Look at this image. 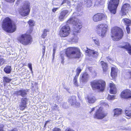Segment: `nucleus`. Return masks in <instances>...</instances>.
Instances as JSON below:
<instances>
[{"instance_id":"nucleus-21","label":"nucleus","mask_w":131,"mask_h":131,"mask_svg":"<svg viewBox=\"0 0 131 131\" xmlns=\"http://www.w3.org/2000/svg\"><path fill=\"white\" fill-rule=\"evenodd\" d=\"M110 92L111 94H115L116 92V89L114 84L113 83H110Z\"/></svg>"},{"instance_id":"nucleus-14","label":"nucleus","mask_w":131,"mask_h":131,"mask_svg":"<svg viewBox=\"0 0 131 131\" xmlns=\"http://www.w3.org/2000/svg\"><path fill=\"white\" fill-rule=\"evenodd\" d=\"M87 55L91 57L96 58L99 54L98 52L94 50L89 49L86 51Z\"/></svg>"},{"instance_id":"nucleus-54","label":"nucleus","mask_w":131,"mask_h":131,"mask_svg":"<svg viewBox=\"0 0 131 131\" xmlns=\"http://www.w3.org/2000/svg\"><path fill=\"white\" fill-rule=\"evenodd\" d=\"M65 131H74L73 130L71 129L70 128H67V129H66Z\"/></svg>"},{"instance_id":"nucleus-32","label":"nucleus","mask_w":131,"mask_h":131,"mask_svg":"<svg viewBox=\"0 0 131 131\" xmlns=\"http://www.w3.org/2000/svg\"><path fill=\"white\" fill-rule=\"evenodd\" d=\"M28 23L29 27H33L35 25V22L34 21L30 19L28 21Z\"/></svg>"},{"instance_id":"nucleus-51","label":"nucleus","mask_w":131,"mask_h":131,"mask_svg":"<svg viewBox=\"0 0 131 131\" xmlns=\"http://www.w3.org/2000/svg\"><path fill=\"white\" fill-rule=\"evenodd\" d=\"M47 36L46 33H43L41 35V37L43 38H45Z\"/></svg>"},{"instance_id":"nucleus-3","label":"nucleus","mask_w":131,"mask_h":131,"mask_svg":"<svg viewBox=\"0 0 131 131\" xmlns=\"http://www.w3.org/2000/svg\"><path fill=\"white\" fill-rule=\"evenodd\" d=\"M17 39L20 43L25 45L31 44L32 41V36L29 33L21 34L18 37Z\"/></svg>"},{"instance_id":"nucleus-4","label":"nucleus","mask_w":131,"mask_h":131,"mask_svg":"<svg viewBox=\"0 0 131 131\" xmlns=\"http://www.w3.org/2000/svg\"><path fill=\"white\" fill-rule=\"evenodd\" d=\"M91 85L93 90L103 91L105 89V82L101 80H94L91 82Z\"/></svg>"},{"instance_id":"nucleus-17","label":"nucleus","mask_w":131,"mask_h":131,"mask_svg":"<svg viewBox=\"0 0 131 131\" xmlns=\"http://www.w3.org/2000/svg\"><path fill=\"white\" fill-rule=\"evenodd\" d=\"M125 44L124 46H119V48L126 49L128 51V53L131 55V46L129 43L127 42H125Z\"/></svg>"},{"instance_id":"nucleus-26","label":"nucleus","mask_w":131,"mask_h":131,"mask_svg":"<svg viewBox=\"0 0 131 131\" xmlns=\"http://www.w3.org/2000/svg\"><path fill=\"white\" fill-rule=\"evenodd\" d=\"M111 76L113 78H115L117 76V72L115 69L114 67L111 68Z\"/></svg>"},{"instance_id":"nucleus-22","label":"nucleus","mask_w":131,"mask_h":131,"mask_svg":"<svg viewBox=\"0 0 131 131\" xmlns=\"http://www.w3.org/2000/svg\"><path fill=\"white\" fill-rule=\"evenodd\" d=\"M69 26L66 25L64 26L60 30V33H69L68 32L70 30Z\"/></svg>"},{"instance_id":"nucleus-50","label":"nucleus","mask_w":131,"mask_h":131,"mask_svg":"<svg viewBox=\"0 0 131 131\" xmlns=\"http://www.w3.org/2000/svg\"><path fill=\"white\" fill-rule=\"evenodd\" d=\"M56 48H53V54H52V56H53V58L54 57L55 53L56 51Z\"/></svg>"},{"instance_id":"nucleus-18","label":"nucleus","mask_w":131,"mask_h":131,"mask_svg":"<svg viewBox=\"0 0 131 131\" xmlns=\"http://www.w3.org/2000/svg\"><path fill=\"white\" fill-rule=\"evenodd\" d=\"M68 11L67 10H63L60 14L59 16V20L61 21L63 20L65 16L68 15Z\"/></svg>"},{"instance_id":"nucleus-9","label":"nucleus","mask_w":131,"mask_h":131,"mask_svg":"<svg viewBox=\"0 0 131 131\" xmlns=\"http://www.w3.org/2000/svg\"><path fill=\"white\" fill-rule=\"evenodd\" d=\"M107 113L104 112L101 108L98 109L96 112L95 117L99 119H102L106 116Z\"/></svg>"},{"instance_id":"nucleus-25","label":"nucleus","mask_w":131,"mask_h":131,"mask_svg":"<svg viewBox=\"0 0 131 131\" xmlns=\"http://www.w3.org/2000/svg\"><path fill=\"white\" fill-rule=\"evenodd\" d=\"M114 116L117 117L121 114L122 110L121 108H116L114 110Z\"/></svg>"},{"instance_id":"nucleus-61","label":"nucleus","mask_w":131,"mask_h":131,"mask_svg":"<svg viewBox=\"0 0 131 131\" xmlns=\"http://www.w3.org/2000/svg\"><path fill=\"white\" fill-rule=\"evenodd\" d=\"M81 7H80V8H79L77 9V10H78V12L80 13V11L81 10Z\"/></svg>"},{"instance_id":"nucleus-5","label":"nucleus","mask_w":131,"mask_h":131,"mask_svg":"<svg viewBox=\"0 0 131 131\" xmlns=\"http://www.w3.org/2000/svg\"><path fill=\"white\" fill-rule=\"evenodd\" d=\"M70 18L67 21V23L69 24L72 23L74 25V29L73 30V32L79 33L80 29L82 27L81 24L79 23V20L74 17Z\"/></svg>"},{"instance_id":"nucleus-38","label":"nucleus","mask_w":131,"mask_h":131,"mask_svg":"<svg viewBox=\"0 0 131 131\" xmlns=\"http://www.w3.org/2000/svg\"><path fill=\"white\" fill-rule=\"evenodd\" d=\"M69 33H59V35L61 37H65L68 35Z\"/></svg>"},{"instance_id":"nucleus-42","label":"nucleus","mask_w":131,"mask_h":131,"mask_svg":"<svg viewBox=\"0 0 131 131\" xmlns=\"http://www.w3.org/2000/svg\"><path fill=\"white\" fill-rule=\"evenodd\" d=\"M100 103L102 105L105 106L106 107H108V105L107 103H105L103 101H101Z\"/></svg>"},{"instance_id":"nucleus-19","label":"nucleus","mask_w":131,"mask_h":131,"mask_svg":"<svg viewBox=\"0 0 131 131\" xmlns=\"http://www.w3.org/2000/svg\"><path fill=\"white\" fill-rule=\"evenodd\" d=\"M27 100V99L26 98H23L21 99V103L20 105L21 109L23 110L25 109L26 106Z\"/></svg>"},{"instance_id":"nucleus-34","label":"nucleus","mask_w":131,"mask_h":131,"mask_svg":"<svg viewBox=\"0 0 131 131\" xmlns=\"http://www.w3.org/2000/svg\"><path fill=\"white\" fill-rule=\"evenodd\" d=\"M11 80V79H10L7 77H3V81L4 82L9 83Z\"/></svg>"},{"instance_id":"nucleus-6","label":"nucleus","mask_w":131,"mask_h":131,"mask_svg":"<svg viewBox=\"0 0 131 131\" xmlns=\"http://www.w3.org/2000/svg\"><path fill=\"white\" fill-rule=\"evenodd\" d=\"M30 3L29 2H26L22 7L20 8L19 13L21 16L24 17L29 14L30 11Z\"/></svg>"},{"instance_id":"nucleus-1","label":"nucleus","mask_w":131,"mask_h":131,"mask_svg":"<svg viewBox=\"0 0 131 131\" xmlns=\"http://www.w3.org/2000/svg\"><path fill=\"white\" fill-rule=\"evenodd\" d=\"M3 29L7 32L12 33L16 30L15 24L12 23L11 19L8 17L5 18L2 23Z\"/></svg>"},{"instance_id":"nucleus-24","label":"nucleus","mask_w":131,"mask_h":131,"mask_svg":"<svg viewBox=\"0 0 131 131\" xmlns=\"http://www.w3.org/2000/svg\"><path fill=\"white\" fill-rule=\"evenodd\" d=\"M100 63L102 65L103 73L105 74L107 70V64L106 63L103 61H101Z\"/></svg>"},{"instance_id":"nucleus-44","label":"nucleus","mask_w":131,"mask_h":131,"mask_svg":"<svg viewBox=\"0 0 131 131\" xmlns=\"http://www.w3.org/2000/svg\"><path fill=\"white\" fill-rule=\"evenodd\" d=\"M65 56L64 55H63V54H61V58L62 59V60L61 61V63H62L63 64L64 62L63 61L64 60V57L63 56Z\"/></svg>"},{"instance_id":"nucleus-28","label":"nucleus","mask_w":131,"mask_h":131,"mask_svg":"<svg viewBox=\"0 0 131 131\" xmlns=\"http://www.w3.org/2000/svg\"><path fill=\"white\" fill-rule=\"evenodd\" d=\"M4 70L6 73H10L11 71V67L9 66H6L4 68Z\"/></svg>"},{"instance_id":"nucleus-63","label":"nucleus","mask_w":131,"mask_h":131,"mask_svg":"<svg viewBox=\"0 0 131 131\" xmlns=\"http://www.w3.org/2000/svg\"><path fill=\"white\" fill-rule=\"evenodd\" d=\"M95 107L93 108L92 109H91V111L90 112V113H91L92 111L94 110Z\"/></svg>"},{"instance_id":"nucleus-27","label":"nucleus","mask_w":131,"mask_h":131,"mask_svg":"<svg viewBox=\"0 0 131 131\" xmlns=\"http://www.w3.org/2000/svg\"><path fill=\"white\" fill-rule=\"evenodd\" d=\"M88 100L89 103L92 104L95 102L96 99L94 97L91 96L88 97Z\"/></svg>"},{"instance_id":"nucleus-45","label":"nucleus","mask_w":131,"mask_h":131,"mask_svg":"<svg viewBox=\"0 0 131 131\" xmlns=\"http://www.w3.org/2000/svg\"><path fill=\"white\" fill-rule=\"evenodd\" d=\"M45 46H44L43 48H42V57H43L44 55L45 54Z\"/></svg>"},{"instance_id":"nucleus-37","label":"nucleus","mask_w":131,"mask_h":131,"mask_svg":"<svg viewBox=\"0 0 131 131\" xmlns=\"http://www.w3.org/2000/svg\"><path fill=\"white\" fill-rule=\"evenodd\" d=\"M125 114L126 116L130 117H131V111L126 110L125 111Z\"/></svg>"},{"instance_id":"nucleus-39","label":"nucleus","mask_w":131,"mask_h":131,"mask_svg":"<svg viewBox=\"0 0 131 131\" xmlns=\"http://www.w3.org/2000/svg\"><path fill=\"white\" fill-rule=\"evenodd\" d=\"M115 95H108L107 97V99L109 100H113L115 99Z\"/></svg>"},{"instance_id":"nucleus-40","label":"nucleus","mask_w":131,"mask_h":131,"mask_svg":"<svg viewBox=\"0 0 131 131\" xmlns=\"http://www.w3.org/2000/svg\"><path fill=\"white\" fill-rule=\"evenodd\" d=\"M93 40H94L95 44L97 45L98 46L99 45L100 43L99 40L98 39H93Z\"/></svg>"},{"instance_id":"nucleus-20","label":"nucleus","mask_w":131,"mask_h":131,"mask_svg":"<svg viewBox=\"0 0 131 131\" xmlns=\"http://www.w3.org/2000/svg\"><path fill=\"white\" fill-rule=\"evenodd\" d=\"M76 97L74 96L70 97L68 99V102L71 105H75L76 102Z\"/></svg>"},{"instance_id":"nucleus-56","label":"nucleus","mask_w":131,"mask_h":131,"mask_svg":"<svg viewBox=\"0 0 131 131\" xmlns=\"http://www.w3.org/2000/svg\"><path fill=\"white\" fill-rule=\"evenodd\" d=\"M57 106H54L52 107V109L54 110H56L57 109Z\"/></svg>"},{"instance_id":"nucleus-8","label":"nucleus","mask_w":131,"mask_h":131,"mask_svg":"<svg viewBox=\"0 0 131 131\" xmlns=\"http://www.w3.org/2000/svg\"><path fill=\"white\" fill-rule=\"evenodd\" d=\"M131 10V6L127 3L123 5L120 12V14L122 16L125 15L128 11Z\"/></svg>"},{"instance_id":"nucleus-7","label":"nucleus","mask_w":131,"mask_h":131,"mask_svg":"<svg viewBox=\"0 0 131 131\" xmlns=\"http://www.w3.org/2000/svg\"><path fill=\"white\" fill-rule=\"evenodd\" d=\"M119 1V0H110L109 2L108 8L111 13L114 14H115Z\"/></svg>"},{"instance_id":"nucleus-52","label":"nucleus","mask_w":131,"mask_h":131,"mask_svg":"<svg viewBox=\"0 0 131 131\" xmlns=\"http://www.w3.org/2000/svg\"><path fill=\"white\" fill-rule=\"evenodd\" d=\"M79 13H78V14H77V13H74L73 14V16L74 17V16H79L80 15V16H81V15H80V14H79Z\"/></svg>"},{"instance_id":"nucleus-29","label":"nucleus","mask_w":131,"mask_h":131,"mask_svg":"<svg viewBox=\"0 0 131 131\" xmlns=\"http://www.w3.org/2000/svg\"><path fill=\"white\" fill-rule=\"evenodd\" d=\"M92 0H85L84 4L87 7H89L92 5Z\"/></svg>"},{"instance_id":"nucleus-53","label":"nucleus","mask_w":131,"mask_h":131,"mask_svg":"<svg viewBox=\"0 0 131 131\" xmlns=\"http://www.w3.org/2000/svg\"><path fill=\"white\" fill-rule=\"evenodd\" d=\"M28 67L31 70H32V65L31 64L29 63L28 64Z\"/></svg>"},{"instance_id":"nucleus-16","label":"nucleus","mask_w":131,"mask_h":131,"mask_svg":"<svg viewBox=\"0 0 131 131\" xmlns=\"http://www.w3.org/2000/svg\"><path fill=\"white\" fill-rule=\"evenodd\" d=\"M121 96L124 98H131V91L129 90H126L123 91L121 94Z\"/></svg>"},{"instance_id":"nucleus-11","label":"nucleus","mask_w":131,"mask_h":131,"mask_svg":"<svg viewBox=\"0 0 131 131\" xmlns=\"http://www.w3.org/2000/svg\"><path fill=\"white\" fill-rule=\"evenodd\" d=\"M107 16L101 13H98L95 15L93 17V19L95 22H98L102 19H106Z\"/></svg>"},{"instance_id":"nucleus-43","label":"nucleus","mask_w":131,"mask_h":131,"mask_svg":"<svg viewBox=\"0 0 131 131\" xmlns=\"http://www.w3.org/2000/svg\"><path fill=\"white\" fill-rule=\"evenodd\" d=\"M5 61L3 58L0 59V65H3L5 62Z\"/></svg>"},{"instance_id":"nucleus-2","label":"nucleus","mask_w":131,"mask_h":131,"mask_svg":"<svg viewBox=\"0 0 131 131\" xmlns=\"http://www.w3.org/2000/svg\"><path fill=\"white\" fill-rule=\"evenodd\" d=\"M65 53L67 57L70 58H79L81 54L80 49L77 47L67 48Z\"/></svg>"},{"instance_id":"nucleus-59","label":"nucleus","mask_w":131,"mask_h":131,"mask_svg":"<svg viewBox=\"0 0 131 131\" xmlns=\"http://www.w3.org/2000/svg\"><path fill=\"white\" fill-rule=\"evenodd\" d=\"M67 1V0H63V1L62 2V3L61 4V5H62L63 4L65 3Z\"/></svg>"},{"instance_id":"nucleus-64","label":"nucleus","mask_w":131,"mask_h":131,"mask_svg":"<svg viewBox=\"0 0 131 131\" xmlns=\"http://www.w3.org/2000/svg\"><path fill=\"white\" fill-rule=\"evenodd\" d=\"M57 48V46L56 44H54L53 46V48Z\"/></svg>"},{"instance_id":"nucleus-36","label":"nucleus","mask_w":131,"mask_h":131,"mask_svg":"<svg viewBox=\"0 0 131 131\" xmlns=\"http://www.w3.org/2000/svg\"><path fill=\"white\" fill-rule=\"evenodd\" d=\"M78 78V77H77L76 76H75L73 80L74 84L77 86H78V83L77 80Z\"/></svg>"},{"instance_id":"nucleus-58","label":"nucleus","mask_w":131,"mask_h":131,"mask_svg":"<svg viewBox=\"0 0 131 131\" xmlns=\"http://www.w3.org/2000/svg\"><path fill=\"white\" fill-rule=\"evenodd\" d=\"M106 59L108 61L109 60H112L111 58L109 57H106Z\"/></svg>"},{"instance_id":"nucleus-62","label":"nucleus","mask_w":131,"mask_h":131,"mask_svg":"<svg viewBox=\"0 0 131 131\" xmlns=\"http://www.w3.org/2000/svg\"><path fill=\"white\" fill-rule=\"evenodd\" d=\"M46 32H49V30L48 29H45V30L44 31H43V33H45Z\"/></svg>"},{"instance_id":"nucleus-10","label":"nucleus","mask_w":131,"mask_h":131,"mask_svg":"<svg viewBox=\"0 0 131 131\" xmlns=\"http://www.w3.org/2000/svg\"><path fill=\"white\" fill-rule=\"evenodd\" d=\"M108 26L105 24H100L98 25L96 27V30L97 32L101 33H106L108 29Z\"/></svg>"},{"instance_id":"nucleus-49","label":"nucleus","mask_w":131,"mask_h":131,"mask_svg":"<svg viewBox=\"0 0 131 131\" xmlns=\"http://www.w3.org/2000/svg\"><path fill=\"white\" fill-rule=\"evenodd\" d=\"M129 26H127L126 29L127 32V33H129L130 32V28L129 27Z\"/></svg>"},{"instance_id":"nucleus-15","label":"nucleus","mask_w":131,"mask_h":131,"mask_svg":"<svg viewBox=\"0 0 131 131\" xmlns=\"http://www.w3.org/2000/svg\"><path fill=\"white\" fill-rule=\"evenodd\" d=\"M123 34V33H111V38L114 41H118L122 38Z\"/></svg>"},{"instance_id":"nucleus-30","label":"nucleus","mask_w":131,"mask_h":131,"mask_svg":"<svg viewBox=\"0 0 131 131\" xmlns=\"http://www.w3.org/2000/svg\"><path fill=\"white\" fill-rule=\"evenodd\" d=\"M126 25V26H129L131 25V21L129 19L125 18L123 19Z\"/></svg>"},{"instance_id":"nucleus-33","label":"nucleus","mask_w":131,"mask_h":131,"mask_svg":"<svg viewBox=\"0 0 131 131\" xmlns=\"http://www.w3.org/2000/svg\"><path fill=\"white\" fill-rule=\"evenodd\" d=\"M76 33L75 34V33H73V35H74V37L72 39V41H74L75 42H77L78 39V38L77 37Z\"/></svg>"},{"instance_id":"nucleus-13","label":"nucleus","mask_w":131,"mask_h":131,"mask_svg":"<svg viewBox=\"0 0 131 131\" xmlns=\"http://www.w3.org/2000/svg\"><path fill=\"white\" fill-rule=\"evenodd\" d=\"M28 90L26 89H21L15 92V94L17 96H21L22 97H25L27 94Z\"/></svg>"},{"instance_id":"nucleus-12","label":"nucleus","mask_w":131,"mask_h":131,"mask_svg":"<svg viewBox=\"0 0 131 131\" xmlns=\"http://www.w3.org/2000/svg\"><path fill=\"white\" fill-rule=\"evenodd\" d=\"M89 78V75L86 72L81 74L80 77V81L81 83L83 84L86 82Z\"/></svg>"},{"instance_id":"nucleus-46","label":"nucleus","mask_w":131,"mask_h":131,"mask_svg":"<svg viewBox=\"0 0 131 131\" xmlns=\"http://www.w3.org/2000/svg\"><path fill=\"white\" fill-rule=\"evenodd\" d=\"M98 35L101 37H103L105 36V33H98Z\"/></svg>"},{"instance_id":"nucleus-55","label":"nucleus","mask_w":131,"mask_h":131,"mask_svg":"<svg viewBox=\"0 0 131 131\" xmlns=\"http://www.w3.org/2000/svg\"><path fill=\"white\" fill-rule=\"evenodd\" d=\"M6 1L7 2H14L15 0H6Z\"/></svg>"},{"instance_id":"nucleus-41","label":"nucleus","mask_w":131,"mask_h":131,"mask_svg":"<svg viewBox=\"0 0 131 131\" xmlns=\"http://www.w3.org/2000/svg\"><path fill=\"white\" fill-rule=\"evenodd\" d=\"M89 71L92 73H94L95 74H96V72L93 70L92 67H90L89 68Z\"/></svg>"},{"instance_id":"nucleus-48","label":"nucleus","mask_w":131,"mask_h":131,"mask_svg":"<svg viewBox=\"0 0 131 131\" xmlns=\"http://www.w3.org/2000/svg\"><path fill=\"white\" fill-rule=\"evenodd\" d=\"M33 27H29V33H31L33 30Z\"/></svg>"},{"instance_id":"nucleus-31","label":"nucleus","mask_w":131,"mask_h":131,"mask_svg":"<svg viewBox=\"0 0 131 131\" xmlns=\"http://www.w3.org/2000/svg\"><path fill=\"white\" fill-rule=\"evenodd\" d=\"M96 1L95 2V5L96 6L102 5L104 3L103 0H96Z\"/></svg>"},{"instance_id":"nucleus-57","label":"nucleus","mask_w":131,"mask_h":131,"mask_svg":"<svg viewBox=\"0 0 131 131\" xmlns=\"http://www.w3.org/2000/svg\"><path fill=\"white\" fill-rule=\"evenodd\" d=\"M58 8H55L53 9L52 11L53 12H55L58 9Z\"/></svg>"},{"instance_id":"nucleus-60","label":"nucleus","mask_w":131,"mask_h":131,"mask_svg":"<svg viewBox=\"0 0 131 131\" xmlns=\"http://www.w3.org/2000/svg\"><path fill=\"white\" fill-rule=\"evenodd\" d=\"M49 121H47L46 122V123L45 124V125H44V127H46V126L47 125V124L48 123H49Z\"/></svg>"},{"instance_id":"nucleus-35","label":"nucleus","mask_w":131,"mask_h":131,"mask_svg":"<svg viewBox=\"0 0 131 131\" xmlns=\"http://www.w3.org/2000/svg\"><path fill=\"white\" fill-rule=\"evenodd\" d=\"M81 70H82L80 68V67H78L77 69V73L75 76H76V77H78L80 73L81 72Z\"/></svg>"},{"instance_id":"nucleus-23","label":"nucleus","mask_w":131,"mask_h":131,"mask_svg":"<svg viewBox=\"0 0 131 131\" xmlns=\"http://www.w3.org/2000/svg\"><path fill=\"white\" fill-rule=\"evenodd\" d=\"M112 33H122L123 31L122 29L117 27H113L111 29Z\"/></svg>"},{"instance_id":"nucleus-47","label":"nucleus","mask_w":131,"mask_h":131,"mask_svg":"<svg viewBox=\"0 0 131 131\" xmlns=\"http://www.w3.org/2000/svg\"><path fill=\"white\" fill-rule=\"evenodd\" d=\"M61 130L60 128L56 127L53 129L52 131H61Z\"/></svg>"}]
</instances>
